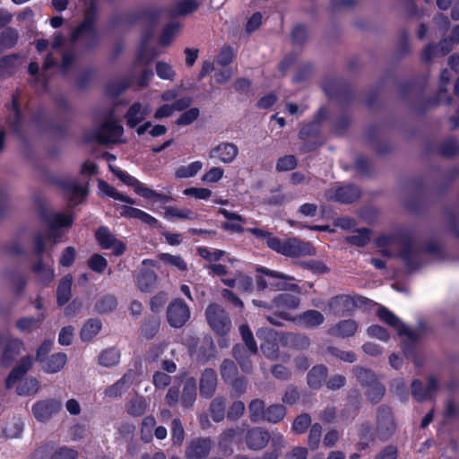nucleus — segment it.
I'll return each mask as SVG.
<instances>
[{"mask_svg":"<svg viewBox=\"0 0 459 459\" xmlns=\"http://www.w3.org/2000/svg\"><path fill=\"white\" fill-rule=\"evenodd\" d=\"M167 316L172 327L179 328L188 321L190 309L184 301L176 299L168 307Z\"/></svg>","mask_w":459,"mask_h":459,"instance_id":"4","label":"nucleus"},{"mask_svg":"<svg viewBox=\"0 0 459 459\" xmlns=\"http://www.w3.org/2000/svg\"><path fill=\"white\" fill-rule=\"evenodd\" d=\"M217 386V374L212 368H206L200 378V394L205 398H211Z\"/></svg>","mask_w":459,"mask_h":459,"instance_id":"19","label":"nucleus"},{"mask_svg":"<svg viewBox=\"0 0 459 459\" xmlns=\"http://www.w3.org/2000/svg\"><path fill=\"white\" fill-rule=\"evenodd\" d=\"M96 32L91 21L83 22L72 37L73 41L84 39L86 42L95 39Z\"/></svg>","mask_w":459,"mask_h":459,"instance_id":"39","label":"nucleus"},{"mask_svg":"<svg viewBox=\"0 0 459 459\" xmlns=\"http://www.w3.org/2000/svg\"><path fill=\"white\" fill-rule=\"evenodd\" d=\"M63 188L74 205L79 204L86 194L85 184L77 183L74 180L64 182Z\"/></svg>","mask_w":459,"mask_h":459,"instance_id":"24","label":"nucleus"},{"mask_svg":"<svg viewBox=\"0 0 459 459\" xmlns=\"http://www.w3.org/2000/svg\"><path fill=\"white\" fill-rule=\"evenodd\" d=\"M265 404L261 399H254L248 405L249 419L257 423L264 420Z\"/></svg>","mask_w":459,"mask_h":459,"instance_id":"41","label":"nucleus"},{"mask_svg":"<svg viewBox=\"0 0 459 459\" xmlns=\"http://www.w3.org/2000/svg\"><path fill=\"white\" fill-rule=\"evenodd\" d=\"M159 258L166 264L172 266L179 271H186L187 264L179 255H173L167 253H161L159 255Z\"/></svg>","mask_w":459,"mask_h":459,"instance_id":"52","label":"nucleus"},{"mask_svg":"<svg viewBox=\"0 0 459 459\" xmlns=\"http://www.w3.org/2000/svg\"><path fill=\"white\" fill-rule=\"evenodd\" d=\"M199 6L195 0H182L178 2L173 10V15H187L195 12Z\"/></svg>","mask_w":459,"mask_h":459,"instance_id":"49","label":"nucleus"},{"mask_svg":"<svg viewBox=\"0 0 459 459\" xmlns=\"http://www.w3.org/2000/svg\"><path fill=\"white\" fill-rule=\"evenodd\" d=\"M243 430L240 428H229L224 429L218 437V443L222 447H228L237 442Z\"/></svg>","mask_w":459,"mask_h":459,"instance_id":"44","label":"nucleus"},{"mask_svg":"<svg viewBox=\"0 0 459 459\" xmlns=\"http://www.w3.org/2000/svg\"><path fill=\"white\" fill-rule=\"evenodd\" d=\"M200 115V111L197 108H192L185 111L177 119L176 123L178 126H188L195 121Z\"/></svg>","mask_w":459,"mask_h":459,"instance_id":"64","label":"nucleus"},{"mask_svg":"<svg viewBox=\"0 0 459 459\" xmlns=\"http://www.w3.org/2000/svg\"><path fill=\"white\" fill-rule=\"evenodd\" d=\"M209 155L211 158H217L222 163L230 164L238 155V148L233 143L223 142L212 148Z\"/></svg>","mask_w":459,"mask_h":459,"instance_id":"12","label":"nucleus"},{"mask_svg":"<svg viewBox=\"0 0 459 459\" xmlns=\"http://www.w3.org/2000/svg\"><path fill=\"white\" fill-rule=\"evenodd\" d=\"M155 72L160 79L169 82H173L177 75L173 65L165 61H158L156 63Z\"/></svg>","mask_w":459,"mask_h":459,"instance_id":"46","label":"nucleus"},{"mask_svg":"<svg viewBox=\"0 0 459 459\" xmlns=\"http://www.w3.org/2000/svg\"><path fill=\"white\" fill-rule=\"evenodd\" d=\"M239 333L241 334L242 340L245 342V348L248 349V352L250 354H256L257 345L249 327L247 325H240Z\"/></svg>","mask_w":459,"mask_h":459,"instance_id":"53","label":"nucleus"},{"mask_svg":"<svg viewBox=\"0 0 459 459\" xmlns=\"http://www.w3.org/2000/svg\"><path fill=\"white\" fill-rule=\"evenodd\" d=\"M39 389V382L35 377H30L18 386L17 392L21 395H29L36 394Z\"/></svg>","mask_w":459,"mask_h":459,"instance_id":"59","label":"nucleus"},{"mask_svg":"<svg viewBox=\"0 0 459 459\" xmlns=\"http://www.w3.org/2000/svg\"><path fill=\"white\" fill-rule=\"evenodd\" d=\"M355 306V299L348 295L336 296L328 303L329 311L338 316H345L352 311Z\"/></svg>","mask_w":459,"mask_h":459,"instance_id":"14","label":"nucleus"},{"mask_svg":"<svg viewBox=\"0 0 459 459\" xmlns=\"http://www.w3.org/2000/svg\"><path fill=\"white\" fill-rule=\"evenodd\" d=\"M99 189L102 195L112 197L115 200L121 201L129 204H134L135 202L129 196L120 193L115 187L109 186L103 180L99 182Z\"/></svg>","mask_w":459,"mask_h":459,"instance_id":"36","label":"nucleus"},{"mask_svg":"<svg viewBox=\"0 0 459 459\" xmlns=\"http://www.w3.org/2000/svg\"><path fill=\"white\" fill-rule=\"evenodd\" d=\"M203 169V162L200 160L193 161L187 165H181L175 170L177 178H193Z\"/></svg>","mask_w":459,"mask_h":459,"instance_id":"42","label":"nucleus"},{"mask_svg":"<svg viewBox=\"0 0 459 459\" xmlns=\"http://www.w3.org/2000/svg\"><path fill=\"white\" fill-rule=\"evenodd\" d=\"M327 368L324 366L314 367L307 374V384L312 388H319L325 382Z\"/></svg>","mask_w":459,"mask_h":459,"instance_id":"38","label":"nucleus"},{"mask_svg":"<svg viewBox=\"0 0 459 459\" xmlns=\"http://www.w3.org/2000/svg\"><path fill=\"white\" fill-rule=\"evenodd\" d=\"M325 196L328 200L349 204L359 197V190L353 186L331 188L326 191Z\"/></svg>","mask_w":459,"mask_h":459,"instance_id":"13","label":"nucleus"},{"mask_svg":"<svg viewBox=\"0 0 459 459\" xmlns=\"http://www.w3.org/2000/svg\"><path fill=\"white\" fill-rule=\"evenodd\" d=\"M299 320L309 328H316L325 322L324 315L314 309H309L299 316Z\"/></svg>","mask_w":459,"mask_h":459,"instance_id":"33","label":"nucleus"},{"mask_svg":"<svg viewBox=\"0 0 459 459\" xmlns=\"http://www.w3.org/2000/svg\"><path fill=\"white\" fill-rule=\"evenodd\" d=\"M21 63L20 56L16 55L0 56V78H6L14 74Z\"/></svg>","mask_w":459,"mask_h":459,"instance_id":"28","label":"nucleus"},{"mask_svg":"<svg viewBox=\"0 0 459 459\" xmlns=\"http://www.w3.org/2000/svg\"><path fill=\"white\" fill-rule=\"evenodd\" d=\"M150 113L149 107H143L139 102L134 103L126 114V124L134 127Z\"/></svg>","mask_w":459,"mask_h":459,"instance_id":"25","label":"nucleus"},{"mask_svg":"<svg viewBox=\"0 0 459 459\" xmlns=\"http://www.w3.org/2000/svg\"><path fill=\"white\" fill-rule=\"evenodd\" d=\"M232 353L234 358L238 360L241 369L247 373L250 372L252 369L250 357L253 354L248 352V349L240 344H238L234 346Z\"/></svg>","mask_w":459,"mask_h":459,"instance_id":"34","label":"nucleus"},{"mask_svg":"<svg viewBox=\"0 0 459 459\" xmlns=\"http://www.w3.org/2000/svg\"><path fill=\"white\" fill-rule=\"evenodd\" d=\"M72 223L73 218L69 214L55 213L49 218L48 227L52 237L56 238L55 243L57 241L56 238L62 235L60 230L70 228Z\"/></svg>","mask_w":459,"mask_h":459,"instance_id":"20","label":"nucleus"},{"mask_svg":"<svg viewBox=\"0 0 459 459\" xmlns=\"http://www.w3.org/2000/svg\"><path fill=\"white\" fill-rule=\"evenodd\" d=\"M221 374L226 382L233 381L238 374L237 366L230 359H224L221 366Z\"/></svg>","mask_w":459,"mask_h":459,"instance_id":"56","label":"nucleus"},{"mask_svg":"<svg viewBox=\"0 0 459 459\" xmlns=\"http://www.w3.org/2000/svg\"><path fill=\"white\" fill-rule=\"evenodd\" d=\"M226 401L223 398L217 397L213 399L210 405V413L212 420L221 422L225 418Z\"/></svg>","mask_w":459,"mask_h":459,"instance_id":"48","label":"nucleus"},{"mask_svg":"<svg viewBox=\"0 0 459 459\" xmlns=\"http://www.w3.org/2000/svg\"><path fill=\"white\" fill-rule=\"evenodd\" d=\"M156 426V420L153 416H146L143 418L141 426V438L144 442H150L152 439V431Z\"/></svg>","mask_w":459,"mask_h":459,"instance_id":"51","label":"nucleus"},{"mask_svg":"<svg viewBox=\"0 0 459 459\" xmlns=\"http://www.w3.org/2000/svg\"><path fill=\"white\" fill-rule=\"evenodd\" d=\"M385 394L384 386L376 379L368 386L367 395L372 402H378Z\"/></svg>","mask_w":459,"mask_h":459,"instance_id":"62","label":"nucleus"},{"mask_svg":"<svg viewBox=\"0 0 459 459\" xmlns=\"http://www.w3.org/2000/svg\"><path fill=\"white\" fill-rule=\"evenodd\" d=\"M196 399V382L195 378H188L184 385L181 394V404L185 408L192 407Z\"/></svg>","mask_w":459,"mask_h":459,"instance_id":"29","label":"nucleus"},{"mask_svg":"<svg viewBox=\"0 0 459 459\" xmlns=\"http://www.w3.org/2000/svg\"><path fill=\"white\" fill-rule=\"evenodd\" d=\"M24 348V342L18 338H11L6 342L5 348L2 356V364L5 367L11 365L15 358Z\"/></svg>","mask_w":459,"mask_h":459,"instance_id":"21","label":"nucleus"},{"mask_svg":"<svg viewBox=\"0 0 459 459\" xmlns=\"http://www.w3.org/2000/svg\"><path fill=\"white\" fill-rule=\"evenodd\" d=\"M452 50V40L445 39L441 40L438 47L436 48L432 45L426 47L422 52V59L429 62L436 56H446Z\"/></svg>","mask_w":459,"mask_h":459,"instance_id":"23","label":"nucleus"},{"mask_svg":"<svg viewBox=\"0 0 459 459\" xmlns=\"http://www.w3.org/2000/svg\"><path fill=\"white\" fill-rule=\"evenodd\" d=\"M101 328L100 321L97 319H90L87 321L81 330V338L83 342L92 340Z\"/></svg>","mask_w":459,"mask_h":459,"instance_id":"45","label":"nucleus"},{"mask_svg":"<svg viewBox=\"0 0 459 459\" xmlns=\"http://www.w3.org/2000/svg\"><path fill=\"white\" fill-rule=\"evenodd\" d=\"M67 363V355L64 352H56L44 359L39 363L40 368L47 374L60 372Z\"/></svg>","mask_w":459,"mask_h":459,"instance_id":"17","label":"nucleus"},{"mask_svg":"<svg viewBox=\"0 0 459 459\" xmlns=\"http://www.w3.org/2000/svg\"><path fill=\"white\" fill-rule=\"evenodd\" d=\"M134 380V372L128 370L120 379L104 390L105 397L115 400L120 398L131 386Z\"/></svg>","mask_w":459,"mask_h":459,"instance_id":"9","label":"nucleus"},{"mask_svg":"<svg viewBox=\"0 0 459 459\" xmlns=\"http://www.w3.org/2000/svg\"><path fill=\"white\" fill-rule=\"evenodd\" d=\"M285 416V408L280 404H273L265 410L264 420L271 423L280 422Z\"/></svg>","mask_w":459,"mask_h":459,"instance_id":"50","label":"nucleus"},{"mask_svg":"<svg viewBox=\"0 0 459 459\" xmlns=\"http://www.w3.org/2000/svg\"><path fill=\"white\" fill-rule=\"evenodd\" d=\"M315 248L309 242L302 241L297 238H288L284 241L282 255L290 257H301L314 255Z\"/></svg>","mask_w":459,"mask_h":459,"instance_id":"6","label":"nucleus"},{"mask_svg":"<svg viewBox=\"0 0 459 459\" xmlns=\"http://www.w3.org/2000/svg\"><path fill=\"white\" fill-rule=\"evenodd\" d=\"M211 450V441L208 438H196L186 449V459H202L208 455Z\"/></svg>","mask_w":459,"mask_h":459,"instance_id":"15","label":"nucleus"},{"mask_svg":"<svg viewBox=\"0 0 459 459\" xmlns=\"http://www.w3.org/2000/svg\"><path fill=\"white\" fill-rule=\"evenodd\" d=\"M147 407L146 399L143 396L136 395L126 403V410L129 415L140 417L145 413Z\"/></svg>","mask_w":459,"mask_h":459,"instance_id":"35","label":"nucleus"},{"mask_svg":"<svg viewBox=\"0 0 459 459\" xmlns=\"http://www.w3.org/2000/svg\"><path fill=\"white\" fill-rule=\"evenodd\" d=\"M33 272L37 274L38 279L45 284L50 282L55 277L52 266L43 264L41 261L34 265Z\"/></svg>","mask_w":459,"mask_h":459,"instance_id":"47","label":"nucleus"},{"mask_svg":"<svg viewBox=\"0 0 459 459\" xmlns=\"http://www.w3.org/2000/svg\"><path fill=\"white\" fill-rule=\"evenodd\" d=\"M256 271L262 273L264 276H259L256 279L257 287L259 290H263L266 288H273L276 290H298L299 287L296 284H288L284 281H278V280L282 281H293L294 278L283 273H281L276 271L269 270L264 267H259Z\"/></svg>","mask_w":459,"mask_h":459,"instance_id":"2","label":"nucleus"},{"mask_svg":"<svg viewBox=\"0 0 459 459\" xmlns=\"http://www.w3.org/2000/svg\"><path fill=\"white\" fill-rule=\"evenodd\" d=\"M34 359L27 355L21 359L15 368L10 372L6 379V387L12 388L33 366Z\"/></svg>","mask_w":459,"mask_h":459,"instance_id":"16","label":"nucleus"},{"mask_svg":"<svg viewBox=\"0 0 459 459\" xmlns=\"http://www.w3.org/2000/svg\"><path fill=\"white\" fill-rule=\"evenodd\" d=\"M197 253L204 259L208 262L214 264L219 261L224 255V251L219 249H210L206 247H200L197 249Z\"/></svg>","mask_w":459,"mask_h":459,"instance_id":"57","label":"nucleus"},{"mask_svg":"<svg viewBox=\"0 0 459 459\" xmlns=\"http://www.w3.org/2000/svg\"><path fill=\"white\" fill-rule=\"evenodd\" d=\"M370 240L369 230L361 229L346 238V241L358 247H364Z\"/></svg>","mask_w":459,"mask_h":459,"instance_id":"54","label":"nucleus"},{"mask_svg":"<svg viewBox=\"0 0 459 459\" xmlns=\"http://www.w3.org/2000/svg\"><path fill=\"white\" fill-rule=\"evenodd\" d=\"M46 316L44 313L39 314L36 318L30 316L22 317L16 321V328L23 333H30L36 330L44 321Z\"/></svg>","mask_w":459,"mask_h":459,"instance_id":"31","label":"nucleus"},{"mask_svg":"<svg viewBox=\"0 0 459 459\" xmlns=\"http://www.w3.org/2000/svg\"><path fill=\"white\" fill-rule=\"evenodd\" d=\"M395 430V423L389 409L381 408L377 414V434L381 439L389 438Z\"/></svg>","mask_w":459,"mask_h":459,"instance_id":"10","label":"nucleus"},{"mask_svg":"<svg viewBox=\"0 0 459 459\" xmlns=\"http://www.w3.org/2000/svg\"><path fill=\"white\" fill-rule=\"evenodd\" d=\"M354 374L358 381L366 387L377 379L373 372L362 368H355Z\"/></svg>","mask_w":459,"mask_h":459,"instance_id":"61","label":"nucleus"},{"mask_svg":"<svg viewBox=\"0 0 459 459\" xmlns=\"http://www.w3.org/2000/svg\"><path fill=\"white\" fill-rule=\"evenodd\" d=\"M157 275L152 271L143 270L136 277L135 283L143 292L151 291L156 285Z\"/></svg>","mask_w":459,"mask_h":459,"instance_id":"30","label":"nucleus"},{"mask_svg":"<svg viewBox=\"0 0 459 459\" xmlns=\"http://www.w3.org/2000/svg\"><path fill=\"white\" fill-rule=\"evenodd\" d=\"M205 316L209 326L216 334L223 337L230 331L231 320L221 306L210 304L205 310Z\"/></svg>","mask_w":459,"mask_h":459,"instance_id":"1","label":"nucleus"},{"mask_svg":"<svg viewBox=\"0 0 459 459\" xmlns=\"http://www.w3.org/2000/svg\"><path fill=\"white\" fill-rule=\"evenodd\" d=\"M18 39V33L14 29L8 28L0 33V48H13Z\"/></svg>","mask_w":459,"mask_h":459,"instance_id":"55","label":"nucleus"},{"mask_svg":"<svg viewBox=\"0 0 459 459\" xmlns=\"http://www.w3.org/2000/svg\"><path fill=\"white\" fill-rule=\"evenodd\" d=\"M273 308L277 310L296 309L300 304V299L298 296L281 293L273 299Z\"/></svg>","mask_w":459,"mask_h":459,"instance_id":"27","label":"nucleus"},{"mask_svg":"<svg viewBox=\"0 0 459 459\" xmlns=\"http://www.w3.org/2000/svg\"><path fill=\"white\" fill-rule=\"evenodd\" d=\"M437 381L435 377H430L428 380V386L423 389L422 384L419 380H414L411 384L412 396L419 402L431 399L437 391Z\"/></svg>","mask_w":459,"mask_h":459,"instance_id":"18","label":"nucleus"},{"mask_svg":"<svg viewBox=\"0 0 459 459\" xmlns=\"http://www.w3.org/2000/svg\"><path fill=\"white\" fill-rule=\"evenodd\" d=\"M185 437V431L181 420L174 419L172 420L171 440L175 445H180Z\"/></svg>","mask_w":459,"mask_h":459,"instance_id":"63","label":"nucleus"},{"mask_svg":"<svg viewBox=\"0 0 459 459\" xmlns=\"http://www.w3.org/2000/svg\"><path fill=\"white\" fill-rule=\"evenodd\" d=\"M358 324L352 319L342 320L333 327H331L328 333L334 336L339 337H351L357 332Z\"/></svg>","mask_w":459,"mask_h":459,"instance_id":"26","label":"nucleus"},{"mask_svg":"<svg viewBox=\"0 0 459 459\" xmlns=\"http://www.w3.org/2000/svg\"><path fill=\"white\" fill-rule=\"evenodd\" d=\"M110 170L126 185L134 187V190L138 195H146L151 192L145 189V186L138 179L132 177L126 171L109 164Z\"/></svg>","mask_w":459,"mask_h":459,"instance_id":"22","label":"nucleus"},{"mask_svg":"<svg viewBox=\"0 0 459 459\" xmlns=\"http://www.w3.org/2000/svg\"><path fill=\"white\" fill-rule=\"evenodd\" d=\"M165 216L169 219H182V220H196L198 215L188 208L179 209L176 206H169L165 208Z\"/></svg>","mask_w":459,"mask_h":459,"instance_id":"43","label":"nucleus"},{"mask_svg":"<svg viewBox=\"0 0 459 459\" xmlns=\"http://www.w3.org/2000/svg\"><path fill=\"white\" fill-rule=\"evenodd\" d=\"M377 316L383 322L396 330L400 335H406L411 341L416 340V333L405 327L399 318L391 311L385 307H380L377 311Z\"/></svg>","mask_w":459,"mask_h":459,"instance_id":"11","label":"nucleus"},{"mask_svg":"<svg viewBox=\"0 0 459 459\" xmlns=\"http://www.w3.org/2000/svg\"><path fill=\"white\" fill-rule=\"evenodd\" d=\"M270 432L262 427H253L247 429L243 440L247 449L261 451L270 443Z\"/></svg>","mask_w":459,"mask_h":459,"instance_id":"3","label":"nucleus"},{"mask_svg":"<svg viewBox=\"0 0 459 459\" xmlns=\"http://www.w3.org/2000/svg\"><path fill=\"white\" fill-rule=\"evenodd\" d=\"M73 277L71 275H65L60 281L56 290V301L58 306L65 305L71 298L72 292Z\"/></svg>","mask_w":459,"mask_h":459,"instance_id":"32","label":"nucleus"},{"mask_svg":"<svg viewBox=\"0 0 459 459\" xmlns=\"http://www.w3.org/2000/svg\"><path fill=\"white\" fill-rule=\"evenodd\" d=\"M119 360L120 351L114 347L105 349L99 355V364L102 367H115L119 363Z\"/></svg>","mask_w":459,"mask_h":459,"instance_id":"37","label":"nucleus"},{"mask_svg":"<svg viewBox=\"0 0 459 459\" xmlns=\"http://www.w3.org/2000/svg\"><path fill=\"white\" fill-rule=\"evenodd\" d=\"M95 236L99 245L104 249L111 248L115 255H120L125 252L126 245L117 239L108 228H100Z\"/></svg>","mask_w":459,"mask_h":459,"instance_id":"7","label":"nucleus"},{"mask_svg":"<svg viewBox=\"0 0 459 459\" xmlns=\"http://www.w3.org/2000/svg\"><path fill=\"white\" fill-rule=\"evenodd\" d=\"M88 266L91 270L102 273L108 267V261L101 255L94 254L88 260Z\"/></svg>","mask_w":459,"mask_h":459,"instance_id":"58","label":"nucleus"},{"mask_svg":"<svg viewBox=\"0 0 459 459\" xmlns=\"http://www.w3.org/2000/svg\"><path fill=\"white\" fill-rule=\"evenodd\" d=\"M311 424V418L308 414L303 413L298 416L291 426V429L298 433V434H303L307 431V428Z\"/></svg>","mask_w":459,"mask_h":459,"instance_id":"60","label":"nucleus"},{"mask_svg":"<svg viewBox=\"0 0 459 459\" xmlns=\"http://www.w3.org/2000/svg\"><path fill=\"white\" fill-rule=\"evenodd\" d=\"M62 408V403L56 399H45L37 402L32 406V414L38 421L47 422Z\"/></svg>","mask_w":459,"mask_h":459,"instance_id":"5","label":"nucleus"},{"mask_svg":"<svg viewBox=\"0 0 459 459\" xmlns=\"http://www.w3.org/2000/svg\"><path fill=\"white\" fill-rule=\"evenodd\" d=\"M123 127L117 122L108 121L96 133V138L103 143H115L121 141Z\"/></svg>","mask_w":459,"mask_h":459,"instance_id":"8","label":"nucleus"},{"mask_svg":"<svg viewBox=\"0 0 459 459\" xmlns=\"http://www.w3.org/2000/svg\"><path fill=\"white\" fill-rule=\"evenodd\" d=\"M271 434L270 443L273 451L264 455L265 459H277L281 450L286 446L284 437L278 431L274 430Z\"/></svg>","mask_w":459,"mask_h":459,"instance_id":"40","label":"nucleus"}]
</instances>
